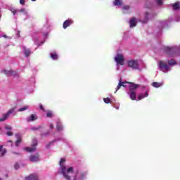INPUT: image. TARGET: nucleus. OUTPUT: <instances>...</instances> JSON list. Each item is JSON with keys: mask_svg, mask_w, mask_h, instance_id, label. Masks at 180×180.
<instances>
[{"mask_svg": "<svg viewBox=\"0 0 180 180\" xmlns=\"http://www.w3.org/2000/svg\"><path fill=\"white\" fill-rule=\"evenodd\" d=\"M59 174L63 175L65 180H85L88 175L87 172L75 170L73 167H68L65 165V158H61L59 162Z\"/></svg>", "mask_w": 180, "mask_h": 180, "instance_id": "nucleus-1", "label": "nucleus"}, {"mask_svg": "<svg viewBox=\"0 0 180 180\" xmlns=\"http://www.w3.org/2000/svg\"><path fill=\"white\" fill-rule=\"evenodd\" d=\"M177 64L178 62L174 59L168 60V63L164 60H160L158 62L159 69L165 73L169 72V71H171V68H169V67H174V65H177Z\"/></svg>", "mask_w": 180, "mask_h": 180, "instance_id": "nucleus-2", "label": "nucleus"}, {"mask_svg": "<svg viewBox=\"0 0 180 180\" xmlns=\"http://www.w3.org/2000/svg\"><path fill=\"white\" fill-rule=\"evenodd\" d=\"M165 53H166L169 57H175V56H179L180 49L176 46H165Z\"/></svg>", "mask_w": 180, "mask_h": 180, "instance_id": "nucleus-3", "label": "nucleus"}, {"mask_svg": "<svg viewBox=\"0 0 180 180\" xmlns=\"http://www.w3.org/2000/svg\"><path fill=\"white\" fill-rule=\"evenodd\" d=\"M137 88H139V85L137 84H131L129 86V91L127 94L129 95V98L131 101H136V99H137V91H136Z\"/></svg>", "mask_w": 180, "mask_h": 180, "instance_id": "nucleus-4", "label": "nucleus"}, {"mask_svg": "<svg viewBox=\"0 0 180 180\" xmlns=\"http://www.w3.org/2000/svg\"><path fill=\"white\" fill-rule=\"evenodd\" d=\"M15 108H12L6 113L3 114L2 117H0V122H5V120H8V119L11 117V115H13V116H15Z\"/></svg>", "mask_w": 180, "mask_h": 180, "instance_id": "nucleus-5", "label": "nucleus"}, {"mask_svg": "<svg viewBox=\"0 0 180 180\" xmlns=\"http://www.w3.org/2000/svg\"><path fill=\"white\" fill-rule=\"evenodd\" d=\"M115 61L117 63V70L119 71L120 65L124 64V58L122 54H117L115 57Z\"/></svg>", "mask_w": 180, "mask_h": 180, "instance_id": "nucleus-6", "label": "nucleus"}, {"mask_svg": "<svg viewBox=\"0 0 180 180\" xmlns=\"http://www.w3.org/2000/svg\"><path fill=\"white\" fill-rule=\"evenodd\" d=\"M130 85H136V84L129 83L127 82H122V79H120L119 81L118 85L115 88V91L114 92V94H116V92H117V91L120 89L122 86H123L124 88H127V86H129V88H130Z\"/></svg>", "mask_w": 180, "mask_h": 180, "instance_id": "nucleus-7", "label": "nucleus"}, {"mask_svg": "<svg viewBox=\"0 0 180 180\" xmlns=\"http://www.w3.org/2000/svg\"><path fill=\"white\" fill-rule=\"evenodd\" d=\"M128 67L132 70H139L140 67L139 65V60H129L127 61Z\"/></svg>", "mask_w": 180, "mask_h": 180, "instance_id": "nucleus-8", "label": "nucleus"}, {"mask_svg": "<svg viewBox=\"0 0 180 180\" xmlns=\"http://www.w3.org/2000/svg\"><path fill=\"white\" fill-rule=\"evenodd\" d=\"M37 147V139H33L31 147L25 148V151L27 153H33Z\"/></svg>", "mask_w": 180, "mask_h": 180, "instance_id": "nucleus-9", "label": "nucleus"}, {"mask_svg": "<svg viewBox=\"0 0 180 180\" xmlns=\"http://www.w3.org/2000/svg\"><path fill=\"white\" fill-rule=\"evenodd\" d=\"M1 72L3 74H5V75H7V77H18V73L16 72V71L14 70H2Z\"/></svg>", "mask_w": 180, "mask_h": 180, "instance_id": "nucleus-10", "label": "nucleus"}, {"mask_svg": "<svg viewBox=\"0 0 180 180\" xmlns=\"http://www.w3.org/2000/svg\"><path fill=\"white\" fill-rule=\"evenodd\" d=\"M30 161H31V162H38V161H40V156L39 155V153L30 156Z\"/></svg>", "mask_w": 180, "mask_h": 180, "instance_id": "nucleus-11", "label": "nucleus"}, {"mask_svg": "<svg viewBox=\"0 0 180 180\" xmlns=\"http://www.w3.org/2000/svg\"><path fill=\"white\" fill-rule=\"evenodd\" d=\"M72 23H74V21L72 20L71 19L66 20L63 22V29H67V27H70V26H71Z\"/></svg>", "mask_w": 180, "mask_h": 180, "instance_id": "nucleus-12", "label": "nucleus"}, {"mask_svg": "<svg viewBox=\"0 0 180 180\" xmlns=\"http://www.w3.org/2000/svg\"><path fill=\"white\" fill-rule=\"evenodd\" d=\"M25 180H39V174H32L25 177Z\"/></svg>", "mask_w": 180, "mask_h": 180, "instance_id": "nucleus-13", "label": "nucleus"}, {"mask_svg": "<svg viewBox=\"0 0 180 180\" xmlns=\"http://www.w3.org/2000/svg\"><path fill=\"white\" fill-rule=\"evenodd\" d=\"M27 122H34L35 120H37V115L32 114L30 116H28L26 118Z\"/></svg>", "mask_w": 180, "mask_h": 180, "instance_id": "nucleus-14", "label": "nucleus"}, {"mask_svg": "<svg viewBox=\"0 0 180 180\" xmlns=\"http://www.w3.org/2000/svg\"><path fill=\"white\" fill-rule=\"evenodd\" d=\"M15 137L17 139V141H15V146L16 147H19L20 143H22V135L17 134H15Z\"/></svg>", "mask_w": 180, "mask_h": 180, "instance_id": "nucleus-15", "label": "nucleus"}, {"mask_svg": "<svg viewBox=\"0 0 180 180\" xmlns=\"http://www.w3.org/2000/svg\"><path fill=\"white\" fill-rule=\"evenodd\" d=\"M23 53L25 54V57H29L32 53V51L30 49L26 48V46H22Z\"/></svg>", "mask_w": 180, "mask_h": 180, "instance_id": "nucleus-16", "label": "nucleus"}, {"mask_svg": "<svg viewBox=\"0 0 180 180\" xmlns=\"http://www.w3.org/2000/svg\"><path fill=\"white\" fill-rule=\"evenodd\" d=\"M56 129L58 131H62V130H64V127H63L61 122L58 121L56 122Z\"/></svg>", "mask_w": 180, "mask_h": 180, "instance_id": "nucleus-17", "label": "nucleus"}, {"mask_svg": "<svg viewBox=\"0 0 180 180\" xmlns=\"http://www.w3.org/2000/svg\"><path fill=\"white\" fill-rule=\"evenodd\" d=\"M162 85H164L163 82H154L152 83V86H153V88H160L162 86Z\"/></svg>", "mask_w": 180, "mask_h": 180, "instance_id": "nucleus-18", "label": "nucleus"}, {"mask_svg": "<svg viewBox=\"0 0 180 180\" xmlns=\"http://www.w3.org/2000/svg\"><path fill=\"white\" fill-rule=\"evenodd\" d=\"M130 27H135V26H137V22L136 21V18H133L131 19L129 22Z\"/></svg>", "mask_w": 180, "mask_h": 180, "instance_id": "nucleus-19", "label": "nucleus"}, {"mask_svg": "<svg viewBox=\"0 0 180 180\" xmlns=\"http://www.w3.org/2000/svg\"><path fill=\"white\" fill-rule=\"evenodd\" d=\"M148 96V92H146L144 94H140L138 96V101H141V99H144V98H147Z\"/></svg>", "mask_w": 180, "mask_h": 180, "instance_id": "nucleus-20", "label": "nucleus"}, {"mask_svg": "<svg viewBox=\"0 0 180 180\" xmlns=\"http://www.w3.org/2000/svg\"><path fill=\"white\" fill-rule=\"evenodd\" d=\"M46 113V117L51 118L54 117V112L50 110H45Z\"/></svg>", "mask_w": 180, "mask_h": 180, "instance_id": "nucleus-21", "label": "nucleus"}, {"mask_svg": "<svg viewBox=\"0 0 180 180\" xmlns=\"http://www.w3.org/2000/svg\"><path fill=\"white\" fill-rule=\"evenodd\" d=\"M172 8H173L174 11L179 10L180 9V2L179 1H176V3L172 4Z\"/></svg>", "mask_w": 180, "mask_h": 180, "instance_id": "nucleus-22", "label": "nucleus"}, {"mask_svg": "<svg viewBox=\"0 0 180 180\" xmlns=\"http://www.w3.org/2000/svg\"><path fill=\"white\" fill-rule=\"evenodd\" d=\"M51 58L52 60H57L58 58V55L57 54V52L53 51L50 53Z\"/></svg>", "mask_w": 180, "mask_h": 180, "instance_id": "nucleus-23", "label": "nucleus"}, {"mask_svg": "<svg viewBox=\"0 0 180 180\" xmlns=\"http://www.w3.org/2000/svg\"><path fill=\"white\" fill-rule=\"evenodd\" d=\"M0 157H4L5 155V153H6V149L4 148V146H0Z\"/></svg>", "mask_w": 180, "mask_h": 180, "instance_id": "nucleus-24", "label": "nucleus"}, {"mask_svg": "<svg viewBox=\"0 0 180 180\" xmlns=\"http://www.w3.org/2000/svg\"><path fill=\"white\" fill-rule=\"evenodd\" d=\"M148 15H150V13H148V12H146L145 13V19L143 22V23H147V22H148Z\"/></svg>", "mask_w": 180, "mask_h": 180, "instance_id": "nucleus-25", "label": "nucleus"}, {"mask_svg": "<svg viewBox=\"0 0 180 180\" xmlns=\"http://www.w3.org/2000/svg\"><path fill=\"white\" fill-rule=\"evenodd\" d=\"M11 127H5V129L6 130H8V131H7V136H12V132L11 131Z\"/></svg>", "mask_w": 180, "mask_h": 180, "instance_id": "nucleus-26", "label": "nucleus"}, {"mask_svg": "<svg viewBox=\"0 0 180 180\" xmlns=\"http://www.w3.org/2000/svg\"><path fill=\"white\" fill-rule=\"evenodd\" d=\"M114 5L115 6H120V5H122V1L120 0H115Z\"/></svg>", "mask_w": 180, "mask_h": 180, "instance_id": "nucleus-27", "label": "nucleus"}, {"mask_svg": "<svg viewBox=\"0 0 180 180\" xmlns=\"http://www.w3.org/2000/svg\"><path fill=\"white\" fill-rule=\"evenodd\" d=\"M27 109H29V106L26 105L25 107L20 108L18 110V112H25V110H27Z\"/></svg>", "mask_w": 180, "mask_h": 180, "instance_id": "nucleus-28", "label": "nucleus"}, {"mask_svg": "<svg viewBox=\"0 0 180 180\" xmlns=\"http://www.w3.org/2000/svg\"><path fill=\"white\" fill-rule=\"evenodd\" d=\"M103 101H104L105 103H110V98L109 97L104 98Z\"/></svg>", "mask_w": 180, "mask_h": 180, "instance_id": "nucleus-29", "label": "nucleus"}, {"mask_svg": "<svg viewBox=\"0 0 180 180\" xmlns=\"http://www.w3.org/2000/svg\"><path fill=\"white\" fill-rule=\"evenodd\" d=\"M18 12H20L21 13H25L26 12V9L25 8H21V9L18 10Z\"/></svg>", "mask_w": 180, "mask_h": 180, "instance_id": "nucleus-30", "label": "nucleus"}, {"mask_svg": "<svg viewBox=\"0 0 180 180\" xmlns=\"http://www.w3.org/2000/svg\"><path fill=\"white\" fill-rule=\"evenodd\" d=\"M49 126L51 130H53V129H54V124H53V123H50Z\"/></svg>", "mask_w": 180, "mask_h": 180, "instance_id": "nucleus-31", "label": "nucleus"}, {"mask_svg": "<svg viewBox=\"0 0 180 180\" xmlns=\"http://www.w3.org/2000/svg\"><path fill=\"white\" fill-rule=\"evenodd\" d=\"M3 37H4V39H8V40H11V39H12L11 37H8V36L6 35V34L3 35Z\"/></svg>", "mask_w": 180, "mask_h": 180, "instance_id": "nucleus-32", "label": "nucleus"}, {"mask_svg": "<svg viewBox=\"0 0 180 180\" xmlns=\"http://www.w3.org/2000/svg\"><path fill=\"white\" fill-rule=\"evenodd\" d=\"M158 5H162V0H156Z\"/></svg>", "mask_w": 180, "mask_h": 180, "instance_id": "nucleus-33", "label": "nucleus"}, {"mask_svg": "<svg viewBox=\"0 0 180 180\" xmlns=\"http://www.w3.org/2000/svg\"><path fill=\"white\" fill-rule=\"evenodd\" d=\"M26 2L25 0H20V5H25V3Z\"/></svg>", "mask_w": 180, "mask_h": 180, "instance_id": "nucleus-34", "label": "nucleus"}, {"mask_svg": "<svg viewBox=\"0 0 180 180\" xmlns=\"http://www.w3.org/2000/svg\"><path fill=\"white\" fill-rule=\"evenodd\" d=\"M39 107H40V109H41V110H43V112H46V110H44V108L43 107V105L40 104Z\"/></svg>", "mask_w": 180, "mask_h": 180, "instance_id": "nucleus-35", "label": "nucleus"}, {"mask_svg": "<svg viewBox=\"0 0 180 180\" xmlns=\"http://www.w3.org/2000/svg\"><path fill=\"white\" fill-rule=\"evenodd\" d=\"M14 168H15V169H18V168H19V164L16 163V164L15 165V166H14Z\"/></svg>", "mask_w": 180, "mask_h": 180, "instance_id": "nucleus-36", "label": "nucleus"}, {"mask_svg": "<svg viewBox=\"0 0 180 180\" xmlns=\"http://www.w3.org/2000/svg\"><path fill=\"white\" fill-rule=\"evenodd\" d=\"M123 9H125V10L130 9V6H125L123 7Z\"/></svg>", "mask_w": 180, "mask_h": 180, "instance_id": "nucleus-37", "label": "nucleus"}, {"mask_svg": "<svg viewBox=\"0 0 180 180\" xmlns=\"http://www.w3.org/2000/svg\"><path fill=\"white\" fill-rule=\"evenodd\" d=\"M18 12L17 10H13L12 11V13H13V15H16V13Z\"/></svg>", "mask_w": 180, "mask_h": 180, "instance_id": "nucleus-38", "label": "nucleus"}, {"mask_svg": "<svg viewBox=\"0 0 180 180\" xmlns=\"http://www.w3.org/2000/svg\"><path fill=\"white\" fill-rule=\"evenodd\" d=\"M8 146H12V141H9L8 142Z\"/></svg>", "mask_w": 180, "mask_h": 180, "instance_id": "nucleus-39", "label": "nucleus"}, {"mask_svg": "<svg viewBox=\"0 0 180 180\" xmlns=\"http://www.w3.org/2000/svg\"><path fill=\"white\" fill-rule=\"evenodd\" d=\"M54 141H53L50 142L49 144L46 147L49 148V146H51V144H53V143H54Z\"/></svg>", "mask_w": 180, "mask_h": 180, "instance_id": "nucleus-40", "label": "nucleus"}, {"mask_svg": "<svg viewBox=\"0 0 180 180\" xmlns=\"http://www.w3.org/2000/svg\"><path fill=\"white\" fill-rule=\"evenodd\" d=\"M32 80L33 84H34V82H36V79H34V78H32Z\"/></svg>", "mask_w": 180, "mask_h": 180, "instance_id": "nucleus-41", "label": "nucleus"}, {"mask_svg": "<svg viewBox=\"0 0 180 180\" xmlns=\"http://www.w3.org/2000/svg\"><path fill=\"white\" fill-rule=\"evenodd\" d=\"M33 130H39V128H34Z\"/></svg>", "mask_w": 180, "mask_h": 180, "instance_id": "nucleus-42", "label": "nucleus"}, {"mask_svg": "<svg viewBox=\"0 0 180 180\" xmlns=\"http://www.w3.org/2000/svg\"><path fill=\"white\" fill-rule=\"evenodd\" d=\"M115 109H119V106H115Z\"/></svg>", "mask_w": 180, "mask_h": 180, "instance_id": "nucleus-43", "label": "nucleus"}, {"mask_svg": "<svg viewBox=\"0 0 180 180\" xmlns=\"http://www.w3.org/2000/svg\"><path fill=\"white\" fill-rule=\"evenodd\" d=\"M44 44V41L41 42V44Z\"/></svg>", "mask_w": 180, "mask_h": 180, "instance_id": "nucleus-44", "label": "nucleus"}, {"mask_svg": "<svg viewBox=\"0 0 180 180\" xmlns=\"http://www.w3.org/2000/svg\"><path fill=\"white\" fill-rule=\"evenodd\" d=\"M31 1H32V2H34V1H36V0H31Z\"/></svg>", "mask_w": 180, "mask_h": 180, "instance_id": "nucleus-45", "label": "nucleus"}, {"mask_svg": "<svg viewBox=\"0 0 180 180\" xmlns=\"http://www.w3.org/2000/svg\"><path fill=\"white\" fill-rule=\"evenodd\" d=\"M0 180H2V179H0Z\"/></svg>", "mask_w": 180, "mask_h": 180, "instance_id": "nucleus-46", "label": "nucleus"}]
</instances>
